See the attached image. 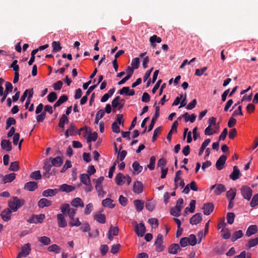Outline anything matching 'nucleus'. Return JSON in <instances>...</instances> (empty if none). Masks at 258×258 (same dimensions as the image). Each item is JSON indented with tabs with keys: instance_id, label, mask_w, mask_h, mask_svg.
<instances>
[{
	"instance_id": "obj_1",
	"label": "nucleus",
	"mask_w": 258,
	"mask_h": 258,
	"mask_svg": "<svg viewBox=\"0 0 258 258\" xmlns=\"http://www.w3.org/2000/svg\"><path fill=\"white\" fill-rule=\"evenodd\" d=\"M24 200H20L17 197H14L9 201L8 205L13 212H16L18 209L24 204Z\"/></svg>"
},
{
	"instance_id": "obj_2",
	"label": "nucleus",
	"mask_w": 258,
	"mask_h": 258,
	"mask_svg": "<svg viewBox=\"0 0 258 258\" xmlns=\"http://www.w3.org/2000/svg\"><path fill=\"white\" fill-rule=\"evenodd\" d=\"M240 190L241 195L243 198L249 201L252 197V189L247 185H242Z\"/></svg>"
},
{
	"instance_id": "obj_3",
	"label": "nucleus",
	"mask_w": 258,
	"mask_h": 258,
	"mask_svg": "<svg viewBox=\"0 0 258 258\" xmlns=\"http://www.w3.org/2000/svg\"><path fill=\"white\" fill-rule=\"evenodd\" d=\"M60 210L62 214H65L67 212L70 219L75 217L77 211V209L70 208V205L68 204L62 205L60 208Z\"/></svg>"
},
{
	"instance_id": "obj_4",
	"label": "nucleus",
	"mask_w": 258,
	"mask_h": 258,
	"mask_svg": "<svg viewBox=\"0 0 258 258\" xmlns=\"http://www.w3.org/2000/svg\"><path fill=\"white\" fill-rule=\"evenodd\" d=\"M163 236L162 234H159L157 235V238L155 241L154 245L155 246V250L156 251L160 252L162 251L164 248L165 246L163 245Z\"/></svg>"
},
{
	"instance_id": "obj_5",
	"label": "nucleus",
	"mask_w": 258,
	"mask_h": 258,
	"mask_svg": "<svg viewBox=\"0 0 258 258\" xmlns=\"http://www.w3.org/2000/svg\"><path fill=\"white\" fill-rule=\"evenodd\" d=\"M51 162L49 159H46L44 162L43 169L45 172L43 173V176L45 178H49L50 176L52 174V172H50L51 168L52 165H51Z\"/></svg>"
},
{
	"instance_id": "obj_6",
	"label": "nucleus",
	"mask_w": 258,
	"mask_h": 258,
	"mask_svg": "<svg viewBox=\"0 0 258 258\" xmlns=\"http://www.w3.org/2000/svg\"><path fill=\"white\" fill-rule=\"evenodd\" d=\"M160 114V107L158 106L155 107V112L152 118L150 124L148 127V132H150L154 127V124L157 119L158 118Z\"/></svg>"
},
{
	"instance_id": "obj_7",
	"label": "nucleus",
	"mask_w": 258,
	"mask_h": 258,
	"mask_svg": "<svg viewBox=\"0 0 258 258\" xmlns=\"http://www.w3.org/2000/svg\"><path fill=\"white\" fill-rule=\"evenodd\" d=\"M135 231L136 233L139 236L142 237L146 232V227L143 223H140L138 224L137 222H135Z\"/></svg>"
},
{
	"instance_id": "obj_8",
	"label": "nucleus",
	"mask_w": 258,
	"mask_h": 258,
	"mask_svg": "<svg viewBox=\"0 0 258 258\" xmlns=\"http://www.w3.org/2000/svg\"><path fill=\"white\" fill-rule=\"evenodd\" d=\"M44 218L45 215L41 214L39 215L33 216L28 220V222L30 223H41L43 222Z\"/></svg>"
},
{
	"instance_id": "obj_9",
	"label": "nucleus",
	"mask_w": 258,
	"mask_h": 258,
	"mask_svg": "<svg viewBox=\"0 0 258 258\" xmlns=\"http://www.w3.org/2000/svg\"><path fill=\"white\" fill-rule=\"evenodd\" d=\"M204 210V214L206 215H209L214 210V205L211 203H205L202 207Z\"/></svg>"
},
{
	"instance_id": "obj_10",
	"label": "nucleus",
	"mask_w": 258,
	"mask_h": 258,
	"mask_svg": "<svg viewBox=\"0 0 258 258\" xmlns=\"http://www.w3.org/2000/svg\"><path fill=\"white\" fill-rule=\"evenodd\" d=\"M31 250L30 244L28 243L25 244L22 247L21 251L19 253V254L22 256L25 257L30 254Z\"/></svg>"
},
{
	"instance_id": "obj_11",
	"label": "nucleus",
	"mask_w": 258,
	"mask_h": 258,
	"mask_svg": "<svg viewBox=\"0 0 258 258\" xmlns=\"http://www.w3.org/2000/svg\"><path fill=\"white\" fill-rule=\"evenodd\" d=\"M12 211L11 209L7 208L2 212L1 216L4 221L8 222L11 220Z\"/></svg>"
},
{
	"instance_id": "obj_12",
	"label": "nucleus",
	"mask_w": 258,
	"mask_h": 258,
	"mask_svg": "<svg viewBox=\"0 0 258 258\" xmlns=\"http://www.w3.org/2000/svg\"><path fill=\"white\" fill-rule=\"evenodd\" d=\"M226 159L227 157L223 155L217 160L216 163V167L218 170H221L223 168V165L225 163Z\"/></svg>"
},
{
	"instance_id": "obj_13",
	"label": "nucleus",
	"mask_w": 258,
	"mask_h": 258,
	"mask_svg": "<svg viewBox=\"0 0 258 258\" xmlns=\"http://www.w3.org/2000/svg\"><path fill=\"white\" fill-rule=\"evenodd\" d=\"M126 176L121 173H118L115 177V182L117 185H122L125 183Z\"/></svg>"
},
{
	"instance_id": "obj_14",
	"label": "nucleus",
	"mask_w": 258,
	"mask_h": 258,
	"mask_svg": "<svg viewBox=\"0 0 258 258\" xmlns=\"http://www.w3.org/2000/svg\"><path fill=\"white\" fill-rule=\"evenodd\" d=\"M202 221V215L201 213L195 214L190 219V223L191 225H197Z\"/></svg>"
},
{
	"instance_id": "obj_15",
	"label": "nucleus",
	"mask_w": 258,
	"mask_h": 258,
	"mask_svg": "<svg viewBox=\"0 0 258 258\" xmlns=\"http://www.w3.org/2000/svg\"><path fill=\"white\" fill-rule=\"evenodd\" d=\"M38 187L37 183L35 181H29L25 184L24 188L28 191H33Z\"/></svg>"
},
{
	"instance_id": "obj_16",
	"label": "nucleus",
	"mask_w": 258,
	"mask_h": 258,
	"mask_svg": "<svg viewBox=\"0 0 258 258\" xmlns=\"http://www.w3.org/2000/svg\"><path fill=\"white\" fill-rule=\"evenodd\" d=\"M1 148L7 151H10L12 149V143L9 140L3 139L1 141Z\"/></svg>"
},
{
	"instance_id": "obj_17",
	"label": "nucleus",
	"mask_w": 258,
	"mask_h": 258,
	"mask_svg": "<svg viewBox=\"0 0 258 258\" xmlns=\"http://www.w3.org/2000/svg\"><path fill=\"white\" fill-rule=\"evenodd\" d=\"M49 160H50L51 162V165H52L55 167H59L63 163V160L61 157L60 156H57L55 158H49Z\"/></svg>"
},
{
	"instance_id": "obj_18",
	"label": "nucleus",
	"mask_w": 258,
	"mask_h": 258,
	"mask_svg": "<svg viewBox=\"0 0 258 258\" xmlns=\"http://www.w3.org/2000/svg\"><path fill=\"white\" fill-rule=\"evenodd\" d=\"M240 172L237 166L233 167V172L230 175V178L233 180H236L240 176Z\"/></svg>"
},
{
	"instance_id": "obj_19",
	"label": "nucleus",
	"mask_w": 258,
	"mask_h": 258,
	"mask_svg": "<svg viewBox=\"0 0 258 258\" xmlns=\"http://www.w3.org/2000/svg\"><path fill=\"white\" fill-rule=\"evenodd\" d=\"M178 125V123L177 122V121H174V122L173 123L172 126H171V130L169 131V133H168V135L167 136V140L170 142L171 140V138H172V134L173 132H177V126Z\"/></svg>"
},
{
	"instance_id": "obj_20",
	"label": "nucleus",
	"mask_w": 258,
	"mask_h": 258,
	"mask_svg": "<svg viewBox=\"0 0 258 258\" xmlns=\"http://www.w3.org/2000/svg\"><path fill=\"white\" fill-rule=\"evenodd\" d=\"M58 226L61 228H64L67 225V223L64 219L62 214H58L57 215Z\"/></svg>"
},
{
	"instance_id": "obj_21",
	"label": "nucleus",
	"mask_w": 258,
	"mask_h": 258,
	"mask_svg": "<svg viewBox=\"0 0 258 258\" xmlns=\"http://www.w3.org/2000/svg\"><path fill=\"white\" fill-rule=\"evenodd\" d=\"M257 232V227L256 225H251L247 229L245 235L250 237L253 234H255Z\"/></svg>"
},
{
	"instance_id": "obj_22",
	"label": "nucleus",
	"mask_w": 258,
	"mask_h": 258,
	"mask_svg": "<svg viewBox=\"0 0 258 258\" xmlns=\"http://www.w3.org/2000/svg\"><path fill=\"white\" fill-rule=\"evenodd\" d=\"M181 248L178 244L173 243L171 244L168 249V251L170 254H175L177 253L178 250H180Z\"/></svg>"
},
{
	"instance_id": "obj_23",
	"label": "nucleus",
	"mask_w": 258,
	"mask_h": 258,
	"mask_svg": "<svg viewBox=\"0 0 258 258\" xmlns=\"http://www.w3.org/2000/svg\"><path fill=\"white\" fill-rule=\"evenodd\" d=\"M60 190L66 192H70L75 190V186L67 184H62L60 186Z\"/></svg>"
},
{
	"instance_id": "obj_24",
	"label": "nucleus",
	"mask_w": 258,
	"mask_h": 258,
	"mask_svg": "<svg viewBox=\"0 0 258 258\" xmlns=\"http://www.w3.org/2000/svg\"><path fill=\"white\" fill-rule=\"evenodd\" d=\"M58 191V189H47L42 192V195L45 197H52L55 196Z\"/></svg>"
},
{
	"instance_id": "obj_25",
	"label": "nucleus",
	"mask_w": 258,
	"mask_h": 258,
	"mask_svg": "<svg viewBox=\"0 0 258 258\" xmlns=\"http://www.w3.org/2000/svg\"><path fill=\"white\" fill-rule=\"evenodd\" d=\"M115 88H112L111 89H110L107 93H106L101 98V102H105L106 101H107L108 99L111 97L113 94H114V92H115Z\"/></svg>"
},
{
	"instance_id": "obj_26",
	"label": "nucleus",
	"mask_w": 258,
	"mask_h": 258,
	"mask_svg": "<svg viewBox=\"0 0 258 258\" xmlns=\"http://www.w3.org/2000/svg\"><path fill=\"white\" fill-rule=\"evenodd\" d=\"M133 190L136 194H140L143 191V184L141 181L135 182L133 186Z\"/></svg>"
},
{
	"instance_id": "obj_27",
	"label": "nucleus",
	"mask_w": 258,
	"mask_h": 258,
	"mask_svg": "<svg viewBox=\"0 0 258 258\" xmlns=\"http://www.w3.org/2000/svg\"><path fill=\"white\" fill-rule=\"evenodd\" d=\"M72 206L75 207H84V204L83 201L80 198H76L72 200L71 203Z\"/></svg>"
},
{
	"instance_id": "obj_28",
	"label": "nucleus",
	"mask_w": 258,
	"mask_h": 258,
	"mask_svg": "<svg viewBox=\"0 0 258 258\" xmlns=\"http://www.w3.org/2000/svg\"><path fill=\"white\" fill-rule=\"evenodd\" d=\"M51 205V202L45 198L40 199L38 203V206L41 208H43L45 207H49Z\"/></svg>"
},
{
	"instance_id": "obj_29",
	"label": "nucleus",
	"mask_w": 258,
	"mask_h": 258,
	"mask_svg": "<svg viewBox=\"0 0 258 258\" xmlns=\"http://www.w3.org/2000/svg\"><path fill=\"white\" fill-rule=\"evenodd\" d=\"M226 190L225 186L223 184H217L216 188L214 190V193L217 196L220 195Z\"/></svg>"
},
{
	"instance_id": "obj_30",
	"label": "nucleus",
	"mask_w": 258,
	"mask_h": 258,
	"mask_svg": "<svg viewBox=\"0 0 258 258\" xmlns=\"http://www.w3.org/2000/svg\"><path fill=\"white\" fill-rule=\"evenodd\" d=\"M16 178V174L12 173L9 174H7L4 176L3 178V181L6 183L7 182H11L13 181Z\"/></svg>"
},
{
	"instance_id": "obj_31",
	"label": "nucleus",
	"mask_w": 258,
	"mask_h": 258,
	"mask_svg": "<svg viewBox=\"0 0 258 258\" xmlns=\"http://www.w3.org/2000/svg\"><path fill=\"white\" fill-rule=\"evenodd\" d=\"M113 201L110 199L106 198L103 200L102 202L103 206L105 207H108L109 208L112 209L114 207L115 205L113 204Z\"/></svg>"
},
{
	"instance_id": "obj_32",
	"label": "nucleus",
	"mask_w": 258,
	"mask_h": 258,
	"mask_svg": "<svg viewBox=\"0 0 258 258\" xmlns=\"http://www.w3.org/2000/svg\"><path fill=\"white\" fill-rule=\"evenodd\" d=\"M182 116L184 118L185 122L189 121L190 122H194L196 120L197 115L195 114L190 115L188 113L185 112Z\"/></svg>"
},
{
	"instance_id": "obj_33",
	"label": "nucleus",
	"mask_w": 258,
	"mask_h": 258,
	"mask_svg": "<svg viewBox=\"0 0 258 258\" xmlns=\"http://www.w3.org/2000/svg\"><path fill=\"white\" fill-rule=\"evenodd\" d=\"M80 178L81 182L86 185H88L89 183H91L90 176L88 174H81Z\"/></svg>"
},
{
	"instance_id": "obj_34",
	"label": "nucleus",
	"mask_w": 258,
	"mask_h": 258,
	"mask_svg": "<svg viewBox=\"0 0 258 258\" xmlns=\"http://www.w3.org/2000/svg\"><path fill=\"white\" fill-rule=\"evenodd\" d=\"M134 204L136 207V210L138 212L142 211L144 208V203L140 200H135L134 201Z\"/></svg>"
},
{
	"instance_id": "obj_35",
	"label": "nucleus",
	"mask_w": 258,
	"mask_h": 258,
	"mask_svg": "<svg viewBox=\"0 0 258 258\" xmlns=\"http://www.w3.org/2000/svg\"><path fill=\"white\" fill-rule=\"evenodd\" d=\"M226 198L231 201H233L236 196V189L233 188H230L226 192Z\"/></svg>"
},
{
	"instance_id": "obj_36",
	"label": "nucleus",
	"mask_w": 258,
	"mask_h": 258,
	"mask_svg": "<svg viewBox=\"0 0 258 258\" xmlns=\"http://www.w3.org/2000/svg\"><path fill=\"white\" fill-rule=\"evenodd\" d=\"M69 122V119L68 117L65 114H63L59 120L58 126L62 128H64V124L68 123Z\"/></svg>"
},
{
	"instance_id": "obj_37",
	"label": "nucleus",
	"mask_w": 258,
	"mask_h": 258,
	"mask_svg": "<svg viewBox=\"0 0 258 258\" xmlns=\"http://www.w3.org/2000/svg\"><path fill=\"white\" fill-rule=\"evenodd\" d=\"M76 127L73 124H71L70 125V127L66 130L65 132V136L66 137H68L70 135H73L76 132Z\"/></svg>"
},
{
	"instance_id": "obj_38",
	"label": "nucleus",
	"mask_w": 258,
	"mask_h": 258,
	"mask_svg": "<svg viewBox=\"0 0 258 258\" xmlns=\"http://www.w3.org/2000/svg\"><path fill=\"white\" fill-rule=\"evenodd\" d=\"M257 239L252 238L249 240L248 243H247L245 244V247L247 249H249L251 248V247H253L255 246H256L257 244H258Z\"/></svg>"
},
{
	"instance_id": "obj_39",
	"label": "nucleus",
	"mask_w": 258,
	"mask_h": 258,
	"mask_svg": "<svg viewBox=\"0 0 258 258\" xmlns=\"http://www.w3.org/2000/svg\"><path fill=\"white\" fill-rule=\"evenodd\" d=\"M30 177L32 179L40 180L42 178V175L39 170H36L30 174Z\"/></svg>"
},
{
	"instance_id": "obj_40",
	"label": "nucleus",
	"mask_w": 258,
	"mask_h": 258,
	"mask_svg": "<svg viewBox=\"0 0 258 258\" xmlns=\"http://www.w3.org/2000/svg\"><path fill=\"white\" fill-rule=\"evenodd\" d=\"M211 142V140L210 139H207L202 143V146L200 149L199 152V155L201 156L205 149H206V147L209 144V143Z\"/></svg>"
},
{
	"instance_id": "obj_41",
	"label": "nucleus",
	"mask_w": 258,
	"mask_h": 258,
	"mask_svg": "<svg viewBox=\"0 0 258 258\" xmlns=\"http://www.w3.org/2000/svg\"><path fill=\"white\" fill-rule=\"evenodd\" d=\"M47 250L50 252H54L55 253H59L60 251L61 248L55 244H52L49 246Z\"/></svg>"
},
{
	"instance_id": "obj_42",
	"label": "nucleus",
	"mask_w": 258,
	"mask_h": 258,
	"mask_svg": "<svg viewBox=\"0 0 258 258\" xmlns=\"http://www.w3.org/2000/svg\"><path fill=\"white\" fill-rule=\"evenodd\" d=\"M69 224L70 227L79 226L81 225V223L79 219L78 218L75 217L70 219V221Z\"/></svg>"
},
{
	"instance_id": "obj_43",
	"label": "nucleus",
	"mask_w": 258,
	"mask_h": 258,
	"mask_svg": "<svg viewBox=\"0 0 258 258\" xmlns=\"http://www.w3.org/2000/svg\"><path fill=\"white\" fill-rule=\"evenodd\" d=\"M38 241L45 245H48L51 243L50 239L45 236L38 237Z\"/></svg>"
},
{
	"instance_id": "obj_44",
	"label": "nucleus",
	"mask_w": 258,
	"mask_h": 258,
	"mask_svg": "<svg viewBox=\"0 0 258 258\" xmlns=\"http://www.w3.org/2000/svg\"><path fill=\"white\" fill-rule=\"evenodd\" d=\"M52 46L53 47L52 52L54 53L57 52L61 49V47L60 45V42L59 41H53L52 43Z\"/></svg>"
},
{
	"instance_id": "obj_45",
	"label": "nucleus",
	"mask_w": 258,
	"mask_h": 258,
	"mask_svg": "<svg viewBox=\"0 0 258 258\" xmlns=\"http://www.w3.org/2000/svg\"><path fill=\"white\" fill-rule=\"evenodd\" d=\"M9 169L13 171H18L19 169V162L18 161H14L11 163Z\"/></svg>"
},
{
	"instance_id": "obj_46",
	"label": "nucleus",
	"mask_w": 258,
	"mask_h": 258,
	"mask_svg": "<svg viewBox=\"0 0 258 258\" xmlns=\"http://www.w3.org/2000/svg\"><path fill=\"white\" fill-rule=\"evenodd\" d=\"M127 154V152L125 150H122L121 152H118L117 157V159L116 161H118V163L119 161H122L124 160L125 158L126 155Z\"/></svg>"
},
{
	"instance_id": "obj_47",
	"label": "nucleus",
	"mask_w": 258,
	"mask_h": 258,
	"mask_svg": "<svg viewBox=\"0 0 258 258\" xmlns=\"http://www.w3.org/2000/svg\"><path fill=\"white\" fill-rule=\"evenodd\" d=\"M187 239H188V244L191 246L195 245L197 243L196 236L194 234H190Z\"/></svg>"
},
{
	"instance_id": "obj_48",
	"label": "nucleus",
	"mask_w": 258,
	"mask_h": 258,
	"mask_svg": "<svg viewBox=\"0 0 258 258\" xmlns=\"http://www.w3.org/2000/svg\"><path fill=\"white\" fill-rule=\"evenodd\" d=\"M134 170L138 173L141 172L143 170V167L140 165L138 162L135 161L132 164Z\"/></svg>"
},
{
	"instance_id": "obj_49",
	"label": "nucleus",
	"mask_w": 258,
	"mask_h": 258,
	"mask_svg": "<svg viewBox=\"0 0 258 258\" xmlns=\"http://www.w3.org/2000/svg\"><path fill=\"white\" fill-rule=\"evenodd\" d=\"M258 205V193L254 195L251 202H250V206L252 208H254Z\"/></svg>"
},
{
	"instance_id": "obj_50",
	"label": "nucleus",
	"mask_w": 258,
	"mask_h": 258,
	"mask_svg": "<svg viewBox=\"0 0 258 258\" xmlns=\"http://www.w3.org/2000/svg\"><path fill=\"white\" fill-rule=\"evenodd\" d=\"M243 235V232H242V230H241L235 231L232 235V240L233 241L236 240L237 239L242 237Z\"/></svg>"
},
{
	"instance_id": "obj_51",
	"label": "nucleus",
	"mask_w": 258,
	"mask_h": 258,
	"mask_svg": "<svg viewBox=\"0 0 258 258\" xmlns=\"http://www.w3.org/2000/svg\"><path fill=\"white\" fill-rule=\"evenodd\" d=\"M161 131H162L161 126L158 127L154 130L153 137H152V141L153 142H155L157 140V139L158 138V135L161 133Z\"/></svg>"
},
{
	"instance_id": "obj_52",
	"label": "nucleus",
	"mask_w": 258,
	"mask_h": 258,
	"mask_svg": "<svg viewBox=\"0 0 258 258\" xmlns=\"http://www.w3.org/2000/svg\"><path fill=\"white\" fill-rule=\"evenodd\" d=\"M16 121L13 117H9L6 121V129L8 130L12 125L15 124Z\"/></svg>"
},
{
	"instance_id": "obj_53",
	"label": "nucleus",
	"mask_w": 258,
	"mask_h": 258,
	"mask_svg": "<svg viewBox=\"0 0 258 258\" xmlns=\"http://www.w3.org/2000/svg\"><path fill=\"white\" fill-rule=\"evenodd\" d=\"M227 222L229 224H232L233 223L235 218V214L234 213L230 212L228 213L227 214Z\"/></svg>"
},
{
	"instance_id": "obj_54",
	"label": "nucleus",
	"mask_w": 258,
	"mask_h": 258,
	"mask_svg": "<svg viewBox=\"0 0 258 258\" xmlns=\"http://www.w3.org/2000/svg\"><path fill=\"white\" fill-rule=\"evenodd\" d=\"M120 97L119 96L115 97L112 101V106L114 111V109L118 107L120 104Z\"/></svg>"
},
{
	"instance_id": "obj_55",
	"label": "nucleus",
	"mask_w": 258,
	"mask_h": 258,
	"mask_svg": "<svg viewBox=\"0 0 258 258\" xmlns=\"http://www.w3.org/2000/svg\"><path fill=\"white\" fill-rule=\"evenodd\" d=\"M38 51V49H35L32 51L31 54V57H30L29 61H28V64L29 66H31L33 64V63L34 62L35 58V55L37 53Z\"/></svg>"
},
{
	"instance_id": "obj_56",
	"label": "nucleus",
	"mask_w": 258,
	"mask_h": 258,
	"mask_svg": "<svg viewBox=\"0 0 258 258\" xmlns=\"http://www.w3.org/2000/svg\"><path fill=\"white\" fill-rule=\"evenodd\" d=\"M132 68L135 70L139 68L140 66V60L139 57H136L133 59L132 61Z\"/></svg>"
},
{
	"instance_id": "obj_57",
	"label": "nucleus",
	"mask_w": 258,
	"mask_h": 258,
	"mask_svg": "<svg viewBox=\"0 0 258 258\" xmlns=\"http://www.w3.org/2000/svg\"><path fill=\"white\" fill-rule=\"evenodd\" d=\"M57 97L56 93L54 92H52L47 96V99L49 102H53L57 99Z\"/></svg>"
},
{
	"instance_id": "obj_58",
	"label": "nucleus",
	"mask_w": 258,
	"mask_h": 258,
	"mask_svg": "<svg viewBox=\"0 0 258 258\" xmlns=\"http://www.w3.org/2000/svg\"><path fill=\"white\" fill-rule=\"evenodd\" d=\"M111 128L112 130V132L118 134L120 133V130L119 126V124H118L117 122L116 121L113 122L111 124Z\"/></svg>"
},
{
	"instance_id": "obj_59",
	"label": "nucleus",
	"mask_w": 258,
	"mask_h": 258,
	"mask_svg": "<svg viewBox=\"0 0 258 258\" xmlns=\"http://www.w3.org/2000/svg\"><path fill=\"white\" fill-rule=\"evenodd\" d=\"M161 41H162L161 38L159 37H158L156 35H154L151 36L150 38V42H151V43L153 44L154 43H155V42L160 43L161 42Z\"/></svg>"
},
{
	"instance_id": "obj_60",
	"label": "nucleus",
	"mask_w": 258,
	"mask_h": 258,
	"mask_svg": "<svg viewBox=\"0 0 258 258\" xmlns=\"http://www.w3.org/2000/svg\"><path fill=\"white\" fill-rule=\"evenodd\" d=\"M181 211L177 208L172 207L170 210V214L175 217H179L180 215Z\"/></svg>"
},
{
	"instance_id": "obj_61",
	"label": "nucleus",
	"mask_w": 258,
	"mask_h": 258,
	"mask_svg": "<svg viewBox=\"0 0 258 258\" xmlns=\"http://www.w3.org/2000/svg\"><path fill=\"white\" fill-rule=\"evenodd\" d=\"M5 86H6V89H5V91L4 93L8 94L9 93H11L12 92L13 86L11 83H10L9 82H6Z\"/></svg>"
},
{
	"instance_id": "obj_62",
	"label": "nucleus",
	"mask_w": 258,
	"mask_h": 258,
	"mask_svg": "<svg viewBox=\"0 0 258 258\" xmlns=\"http://www.w3.org/2000/svg\"><path fill=\"white\" fill-rule=\"evenodd\" d=\"M156 161V158L155 156H152L150 159V163L147 165V167L152 170L155 168V164Z\"/></svg>"
},
{
	"instance_id": "obj_63",
	"label": "nucleus",
	"mask_w": 258,
	"mask_h": 258,
	"mask_svg": "<svg viewBox=\"0 0 258 258\" xmlns=\"http://www.w3.org/2000/svg\"><path fill=\"white\" fill-rule=\"evenodd\" d=\"M119 228L118 227H113L111 225L109 228L108 232L111 234L113 236H116L118 234Z\"/></svg>"
},
{
	"instance_id": "obj_64",
	"label": "nucleus",
	"mask_w": 258,
	"mask_h": 258,
	"mask_svg": "<svg viewBox=\"0 0 258 258\" xmlns=\"http://www.w3.org/2000/svg\"><path fill=\"white\" fill-rule=\"evenodd\" d=\"M251 254L246 252L245 251H242L240 254L235 256L234 258H250Z\"/></svg>"
}]
</instances>
